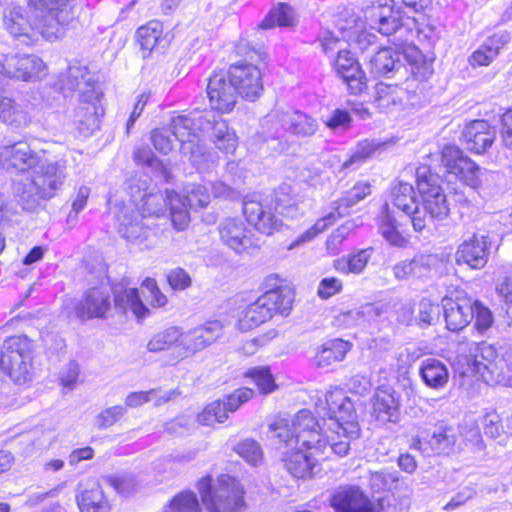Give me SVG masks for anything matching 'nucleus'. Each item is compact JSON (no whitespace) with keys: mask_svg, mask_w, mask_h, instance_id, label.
<instances>
[{"mask_svg":"<svg viewBox=\"0 0 512 512\" xmlns=\"http://www.w3.org/2000/svg\"><path fill=\"white\" fill-rule=\"evenodd\" d=\"M179 336L180 327H168L153 335L147 344V349L150 352H161L168 349H173V352L176 355V346Z\"/></svg>","mask_w":512,"mask_h":512,"instance_id":"nucleus-47","label":"nucleus"},{"mask_svg":"<svg viewBox=\"0 0 512 512\" xmlns=\"http://www.w3.org/2000/svg\"><path fill=\"white\" fill-rule=\"evenodd\" d=\"M115 306L123 313L131 312L137 319L149 315V308L143 303L136 288H125L115 294Z\"/></svg>","mask_w":512,"mask_h":512,"instance_id":"nucleus-38","label":"nucleus"},{"mask_svg":"<svg viewBox=\"0 0 512 512\" xmlns=\"http://www.w3.org/2000/svg\"><path fill=\"white\" fill-rule=\"evenodd\" d=\"M174 396V392H164L161 394L157 390H149V391H139L130 393L126 399L125 404L128 407H139L144 403L154 401L156 405H161L169 400H171Z\"/></svg>","mask_w":512,"mask_h":512,"instance_id":"nucleus-52","label":"nucleus"},{"mask_svg":"<svg viewBox=\"0 0 512 512\" xmlns=\"http://www.w3.org/2000/svg\"><path fill=\"white\" fill-rule=\"evenodd\" d=\"M399 64V57L391 48L380 49L370 60L371 71L385 75L393 71Z\"/></svg>","mask_w":512,"mask_h":512,"instance_id":"nucleus-49","label":"nucleus"},{"mask_svg":"<svg viewBox=\"0 0 512 512\" xmlns=\"http://www.w3.org/2000/svg\"><path fill=\"white\" fill-rule=\"evenodd\" d=\"M184 202L187 203L189 209L198 210L206 208L210 201L211 195L208 188L202 184H189L184 188V194L181 195Z\"/></svg>","mask_w":512,"mask_h":512,"instance_id":"nucleus-50","label":"nucleus"},{"mask_svg":"<svg viewBox=\"0 0 512 512\" xmlns=\"http://www.w3.org/2000/svg\"><path fill=\"white\" fill-rule=\"evenodd\" d=\"M234 451L249 465L258 466L263 462L264 454L260 444L251 438L239 442Z\"/></svg>","mask_w":512,"mask_h":512,"instance_id":"nucleus-55","label":"nucleus"},{"mask_svg":"<svg viewBox=\"0 0 512 512\" xmlns=\"http://www.w3.org/2000/svg\"><path fill=\"white\" fill-rule=\"evenodd\" d=\"M460 436L465 445L474 451L484 449V442L478 425L475 422H465L460 426Z\"/></svg>","mask_w":512,"mask_h":512,"instance_id":"nucleus-61","label":"nucleus"},{"mask_svg":"<svg viewBox=\"0 0 512 512\" xmlns=\"http://www.w3.org/2000/svg\"><path fill=\"white\" fill-rule=\"evenodd\" d=\"M412 77L418 81H426L433 74V58L425 56L416 46L407 45L403 50Z\"/></svg>","mask_w":512,"mask_h":512,"instance_id":"nucleus-35","label":"nucleus"},{"mask_svg":"<svg viewBox=\"0 0 512 512\" xmlns=\"http://www.w3.org/2000/svg\"><path fill=\"white\" fill-rule=\"evenodd\" d=\"M164 512H200V506L195 493L183 491L173 497Z\"/></svg>","mask_w":512,"mask_h":512,"instance_id":"nucleus-57","label":"nucleus"},{"mask_svg":"<svg viewBox=\"0 0 512 512\" xmlns=\"http://www.w3.org/2000/svg\"><path fill=\"white\" fill-rule=\"evenodd\" d=\"M371 256L372 248L363 249L347 258L336 259L334 268L343 274H360L365 269Z\"/></svg>","mask_w":512,"mask_h":512,"instance_id":"nucleus-46","label":"nucleus"},{"mask_svg":"<svg viewBox=\"0 0 512 512\" xmlns=\"http://www.w3.org/2000/svg\"><path fill=\"white\" fill-rule=\"evenodd\" d=\"M296 22L297 16L294 9L286 3H278L270 9L269 13L260 22L259 28L292 27Z\"/></svg>","mask_w":512,"mask_h":512,"instance_id":"nucleus-42","label":"nucleus"},{"mask_svg":"<svg viewBox=\"0 0 512 512\" xmlns=\"http://www.w3.org/2000/svg\"><path fill=\"white\" fill-rule=\"evenodd\" d=\"M378 229L382 237L391 246L398 248H404L407 246L408 239L399 232L397 222L391 215L388 204H385L383 207Z\"/></svg>","mask_w":512,"mask_h":512,"instance_id":"nucleus-44","label":"nucleus"},{"mask_svg":"<svg viewBox=\"0 0 512 512\" xmlns=\"http://www.w3.org/2000/svg\"><path fill=\"white\" fill-rule=\"evenodd\" d=\"M134 160L138 165L151 168L164 181H168L169 173L161 161H159L151 149L147 146H140L134 152Z\"/></svg>","mask_w":512,"mask_h":512,"instance_id":"nucleus-53","label":"nucleus"},{"mask_svg":"<svg viewBox=\"0 0 512 512\" xmlns=\"http://www.w3.org/2000/svg\"><path fill=\"white\" fill-rule=\"evenodd\" d=\"M365 18L371 29L387 36L393 33H402L404 29L412 33L411 25L416 26L417 24L414 18H403L401 12L394 10L388 2L367 8Z\"/></svg>","mask_w":512,"mask_h":512,"instance_id":"nucleus-12","label":"nucleus"},{"mask_svg":"<svg viewBox=\"0 0 512 512\" xmlns=\"http://www.w3.org/2000/svg\"><path fill=\"white\" fill-rule=\"evenodd\" d=\"M272 297H275L272 295ZM271 296L261 295L253 303L247 305L239 314L237 327L241 331L251 330L272 317V310L269 308L273 304Z\"/></svg>","mask_w":512,"mask_h":512,"instance_id":"nucleus-30","label":"nucleus"},{"mask_svg":"<svg viewBox=\"0 0 512 512\" xmlns=\"http://www.w3.org/2000/svg\"><path fill=\"white\" fill-rule=\"evenodd\" d=\"M2 371L16 384L30 382L34 375L32 344L26 336L5 340L0 358Z\"/></svg>","mask_w":512,"mask_h":512,"instance_id":"nucleus-8","label":"nucleus"},{"mask_svg":"<svg viewBox=\"0 0 512 512\" xmlns=\"http://www.w3.org/2000/svg\"><path fill=\"white\" fill-rule=\"evenodd\" d=\"M405 95V90L397 85L378 83L376 85L375 104L381 112L393 114L403 108Z\"/></svg>","mask_w":512,"mask_h":512,"instance_id":"nucleus-33","label":"nucleus"},{"mask_svg":"<svg viewBox=\"0 0 512 512\" xmlns=\"http://www.w3.org/2000/svg\"><path fill=\"white\" fill-rule=\"evenodd\" d=\"M342 36H337L334 32L324 29L319 34V41L321 43L322 50L324 53L329 54L333 53L337 50H344L342 45L344 42L356 41L358 43L362 42V39L365 38L364 32L352 31L350 29L344 28L342 30Z\"/></svg>","mask_w":512,"mask_h":512,"instance_id":"nucleus-43","label":"nucleus"},{"mask_svg":"<svg viewBox=\"0 0 512 512\" xmlns=\"http://www.w3.org/2000/svg\"><path fill=\"white\" fill-rule=\"evenodd\" d=\"M399 483L400 475L396 470L383 469L370 473L369 485L375 492L397 489Z\"/></svg>","mask_w":512,"mask_h":512,"instance_id":"nucleus-48","label":"nucleus"},{"mask_svg":"<svg viewBox=\"0 0 512 512\" xmlns=\"http://www.w3.org/2000/svg\"><path fill=\"white\" fill-rule=\"evenodd\" d=\"M222 332L223 325L220 321H208L187 331L180 328L176 357L185 359L193 356L216 342Z\"/></svg>","mask_w":512,"mask_h":512,"instance_id":"nucleus-10","label":"nucleus"},{"mask_svg":"<svg viewBox=\"0 0 512 512\" xmlns=\"http://www.w3.org/2000/svg\"><path fill=\"white\" fill-rule=\"evenodd\" d=\"M323 424L307 409L291 418L276 417L267 426L266 438L281 450L287 471L296 478L311 477L318 462L330 450L346 456L350 441L359 436L360 426L354 405L340 388H331L316 405Z\"/></svg>","mask_w":512,"mask_h":512,"instance_id":"nucleus-1","label":"nucleus"},{"mask_svg":"<svg viewBox=\"0 0 512 512\" xmlns=\"http://www.w3.org/2000/svg\"><path fill=\"white\" fill-rule=\"evenodd\" d=\"M446 326L450 331H460L473 319V303L468 298L443 300Z\"/></svg>","mask_w":512,"mask_h":512,"instance_id":"nucleus-31","label":"nucleus"},{"mask_svg":"<svg viewBox=\"0 0 512 512\" xmlns=\"http://www.w3.org/2000/svg\"><path fill=\"white\" fill-rule=\"evenodd\" d=\"M441 163L448 175L454 176L467 186L477 189L481 186L480 167L456 146H445Z\"/></svg>","mask_w":512,"mask_h":512,"instance_id":"nucleus-14","label":"nucleus"},{"mask_svg":"<svg viewBox=\"0 0 512 512\" xmlns=\"http://www.w3.org/2000/svg\"><path fill=\"white\" fill-rule=\"evenodd\" d=\"M263 394H269L277 389V384L268 366L252 367L245 372Z\"/></svg>","mask_w":512,"mask_h":512,"instance_id":"nucleus-54","label":"nucleus"},{"mask_svg":"<svg viewBox=\"0 0 512 512\" xmlns=\"http://www.w3.org/2000/svg\"><path fill=\"white\" fill-rule=\"evenodd\" d=\"M511 36L506 31L494 33L488 37L468 58L473 68L489 66L510 42Z\"/></svg>","mask_w":512,"mask_h":512,"instance_id":"nucleus-28","label":"nucleus"},{"mask_svg":"<svg viewBox=\"0 0 512 512\" xmlns=\"http://www.w3.org/2000/svg\"><path fill=\"white\" fill-rule=\"evenodd\" d=\"M400 395L392 388L379 387L371 398V416L382 424L397 423L400 418Z\"/></svg>","mask_w":512,"mask_h":512,"instance_id":"nucleus-20","label":"nucleus"},{"mask_svg":"<svg viewBox=\"0 0 512 512\" xmlns=\"http://www.w3.org/2000/svg\"><path fill=\"white\" fill-rule=\"evenodd\" d=\"M237 92L245 99L254 101L263 91L261 70L253 64L234 65L229 69Z\"/></svg>","mask_w":512,"mask_h":512,"instance_id":"nucleus-19","label":"nucleus"},{"mask_svg":"<svg viewBox=\"0 0 512 512\" xmlns=\"http://www.w3.org/2000/svg\"><path fill=\"white\" fill-rule=\"evenodd\" d=\"M439 306L433 304L429 299H422L415 311V324L423 327L433 324L439 315Z\"/></svg>","mask_w":512,"mask_h":512,"instance_id":"nucleus-62","label":"nucleus"},{"mask_svg":"<svg viewBox=\"0 0 512 512\" xmlns=\"http://www.w3.org/2000/svg\"><path fill=\"white\" fill-rule=\"evenodd\" d=\"M206 512H235L244 506V489L234 477H203L197 484Z\"/></svg>","mask_w":512,"mask_h":512,"instance_id":"nucleus-6","label":"nucleus"},{"mask_svg":"<svg viewBox=\"0 0 512 512\" xmlns=\"http://www.w3.org/2000/svg\"><path fill=\"white\" fill-rule=\"evenodd\" d=\"M29 176L14 183V194L18 203L26 210H33L41 200L53 198L66 179L65 163L62 161L36 165Z\"/></svg>","mask_w":512,"mask_h":512,"instance_id":"nucleus-2","label":"nucleus"},{"mask_svg":"<svg viewBox=\"0 0 512 512\" xmlns=\"http://www.w3.org/2000/svg\"><path fill=\"white\" fill-rule=\"evenodd\" d=\"M466 347L468 354L460 355L458 360L466 366L461 371L463 375H477L489 385H512V380L504 373V361L492 345L472 342Z\"/></svg>","mask_w":512,"mask_h":512,"instance_id":"nucleus-7","label":"nucleus"},{"mask_svg":"<svg viewBox=\"0 0 512 512\" xmlns=\"http://www.w3.org/2000/svg\"><path fill=\"white\" fill-rule=\"evenodd\" d=\"M4 27L16 39L25 44L35 42L39 32L32 24L28 13L20 6H10L4 12Z\"/></svg>","mask_w":512,"mask_h":512,"instance_id":"nucleus-24","label":"nucleus"},{"mask_svg":"<svg viewBox=\"0 0 512 512\" xmlns=\"http://www.w3.org/2000/svg\"><path fill=\"white\" fill-rule=\"evenodd\" d=\"M417 188L421 196L422 216L427 223L432 220L441 221L448 217L450 212L447 196L433 175H418Z\"/></svg>","mask_w":512,"mask_h":512,"instance_id":"nucleus-11","label":"nucleus"},{"mask_svg":"<svg viewBox=\"0 0 512 512\" xmlns=\"http://www.w3.org/2000/svg\"><path fill=\"white\" fill-rule=\"evenodd\" d=\"M0 72L22 81H34L46 75L45 63L35 55L8 56Z\"/></svg>","mask_w":512,"mask_h":512,"instance_id":"nucleus-17","label":"nucleus"},{"mask_svg":"<svg viewBox=\"0 0 512 512\" xmlns=\"http://www.w3.org/2000/svg\"><path fill=\"white\" fill-rule=\"evenodd\" d=\"M243 212L247 221L259 232L270 235L282 225V220L272 210L269 204L256 200H246Z\"/></svg>","mask_w":512,"mask_h":512,"instance_id":"nucleus-25","label":"nucleus"},{"mask_svg":"<svg viewBox=\"0 0 512 512\" xmlns=\"http://www.w3.org/2000/svg\"><path fill=\"white\" fill-rule=\"evenodd\" d=\"M336 74L347 84L351 93L359 94L366 85V77L359 62L349 50H339L333 64Z\"/></svg>","mask_w":512,"mask_h":512,"instance_id":"nucleus-23","label":"nucleus"},{"mask_svg":"<svg viewBox=\"0 0 512 512\" xmlns=\"http://www.w3.org/2000/svg\"><path fill=\"white\" fill-rule=\"evenodd\" d=\"M77 504L81 512H110L111 505L102 488L93 483L77 495Z\"/></svg>","mask_w":512,"mask_h":512,"instance_id":"nucleus-37","label":"nucleus"},{"mask_svg":"<svg viewBox=\"0 0 512 512\" xmlns=\"http://www.w3.org/2000/svg\"><path fill=\"white\" fill-rule=\"evenodd\" d=\"M2 167L15 168L25 171L34 168L38 162V156L33 153L29 144L19 141L0 148Z\"/></svg>","mask_w":512,"mask_h":512,"instance_id":"nucleus-29","label":"nucleus"},{"mask_svg":"<svg viewBox=\"0 0 512 512\" xmlns=\"http://www.w3.org/2000/svg\"><path fill=\"white\" fill-rule=\"evenodd\" d=\"M110 293L105 287H95L87 291L74 310L78 318L82 320L102 318L110 309Z\"/></svg>","mask_w":512,"mask_h":512,"instance_id":"nucleus-26","label":"nucleus"},{"mask_svg":"<svg viewBox=\"0 0 512 512\" xmlns=\"http://www.w3.org/2000/svg\"><path fill=\"white\" fill-rule=\"evenodd\" d=\"M167 200L173 229L177 232L186 230L191 221L187 203L174 191H167Z\"/></svg>","mask_w":512,"mask_h":512,"instance_id":"nucleus-41","label":"nucleus"},{"mask_svg":"<svg viewBox=\"0 0 512 512\" xmlns=\"http://www.w3.org/2000/svg\"><path fill=\"white\" fill-rule=\"evenodd\" d=\"M163 29L158 21H151L137 30V37L141 48L151 52L161 38Z\"/></svg>","mask_w":512,"mask_h":512,"instance_id":"nucleus-56","label":"nucleus"},{"mask_svg":"<svg viewBox=\"0 0 512 512\" xmlns=\"http://www.w3.org/2000/svg\"><path fill=\"white\" fill-rule=\"evenodd\" d=\"M211 124L209 129H212L213 142L217 149L220 151L232 154L238 146V137L233 129H230L228 124L222 118H216L211 112Z\"/></svg>","mask_w":512,"mask_h":512,"instance_id":"nucleus-36","label":"nucleus"},{"mask_svg":"<svg viewBox=\"0 0 512 512\" xmlns=\"http://www.w3.org/2000/svg\"><path fill=\"white\" fill-rule=\"evenodd\" d=\"M264 125L274 130L271 135L275 137L280 136L283 131L307 137L312 136L318 129L317 121L300 111L275 112L265 119Z\"/></svg>","mask_w":512,"mask_h":512,"instance_id":"nucleus-15","label":"nucleus"},{"mask_svg":"<svg viewBox=\"0 0 512 512\" xmlns=\"http://www.w3.org/2000/svg\"><path fill=\"white\" fill-rule=\"evenodd\" d=\"M351 349V344L342 339H332L324 342L316 350L313 358L314 364L319 368H325L335 362L342 361L347 352Z\"/></svg>","mask_w":512,"mask_h":512,"instance_id":"nucleus-34","label":"nucleus"},{"mask_svg":"<svg viewBox=\"0 0 512 512\" xmlns=\"http://www.w3.org/2000/svg\"><path fill=\"white\" fill-rule=\"evenodd\" d=\"M211 111L195 112L191 116L178 115L171 121L173 137L180 143V151L199 170L207 169L211 153L201 143L199 131L209 130Z\"/></svg>","mask_w":512,"mask_h":512,"instance_id":"nucleus-5","label":"nucleus"},{"mask_svg":"<svg viewBox=\"0 0 512 512\" xmlns=\"http://www.w3.org/2000/svg\"><path fill=\"white\" fill-rule=\"evenodd\" d=\"M371 193L370 184L367 182H359L354 185L353 188H351L345 196H343L339 200V205L336 209V212H330L326 216L320 218L317 220V222L309 228L307 231H305L303 234H301L291 245L290 249L293 247L309 242L312 239H314L318 234L324 232L330 225H332L336 219L342 216L341 209H348L352 207L353 205L357 204L359 201L363 200L366 196H368Z\"/></svg>","mask_w":512,"mask_h":512,"instance_id":"nucleus-13","label":"nucleus"},{"mask_svg":"<svg viewBox=\"0 0 512 512\" xmlns=\"http://www.w3.org/2000/svg\"><path fill=\"white\" fill-rule=\"evenodd\" d=\"M133 197L128 203L115 207L114 217L118 223V232L128 242L141 244L147 237V228L142 223L145 217H160L164 215L168 206L167 195L161 193H150L140 195L141 212L136 203L137 197L131 192Z\"/></svg>","mask_w":512,"mask_h":512,"instance_id":"nucleus-4","label":"nucleus"},{"mask_svg":"<svg viewBox=\"0 0 512 512\" xmlns=\"http://www.w3.org/2000/svg\"><path fill=\"white\" fill-rule=\"evenodd\" d=\"M67 79V89L79 91L77 104L69 118L79 133L88 136L99 128L100 117L104 113L102 92L89 79H85V72L80 67H70Z\"/></svg>","mask_w":512,"mask_h":512,"instance_id":"nucleus-3","label":"nucleus"},{"mask_svg":"<svg viewBox=\"0 0 512 512\" xmlns=\"http://www.w3.org/2000/svg\"><path fill=\"white\" fill-rule=\"evenodd\" d=\"M490 246L488 236L474 234L458 246L455 261L459 265L465 264L471 269L480 270L488 262Z\"/></svg>","mask_w":512,"mask_h":512,"instance_id":"nucleus-18","label":"nucleus"},{"mask_svg":"<svg viewBox=\"0 0 512 512\" xmlns=\"http://www.w3.org/2000/svg\"><path fill=\"white\" fill-rule=\"evenodd\" d=\"M383 312V305L367 303L357 309L341 313L338 316V320L348 326L356 325L372 321L379 317Z\"/></svg>","mask_w":512,"mask_h":512,"instance_id":"nucleus-45","label":"nucleus"},{"mask_svg":"<svg viewBox=\"0 0 512 512\" xmlns=\"http://www.w3.org/2000/svg\"><path fill=\"white\" fill-rule=\"evenodd\" d=\"M228 418L225 412L224 404L221 400H216L209 403L198 414L197 421L204 426H212L215 423H222Z\"/></svg>","mask_w":512,"mask_h":512,"instance_id":"nucleus-58","label":"nucleus"},{"mask_svg":"<svg viewBox=\"0 0 512 512\" xmlns=\"http://www.w3.org/2000/svg\"><path fill=\"white\" fill-rule=\"evenodd\" d=\"M141 292L145 300L154 308L164 307L168 303L166 295L161 292L156 281L152 278L143 281Z\"/></svg>","mask_w":512,"mask_h":512,"instance_id":"nucleus-60","label":"nucleus"},{"mask_svg":"<svg viewBox=\"0 0 512 512\" xmlns=\"http://www.w3.org/2000/svg\"><path fill=\"white\" fill-rule=\"evenodd\" d=\"M207 95L213 110L221 113L232 111L237 101V90L230 73H214L209 78Z\"/></svg>","mask_w":512,"mask_h":512,"instance_id":"nucleus-16","label":"nucleus"},{"mask_svg":"<svg viewBox=\"0 0 512 512\" xmlns=\"http://www.w3.org/2000/svg\"><path fill=\"white\" fill-rule=\"evenodd\" d=\"M383 147V143L371 140H363L357 144L349 158L343 162L342 167L350 168L354 165H359L365 162L368 158L374 155L377 151L381 150Z\"/></svg>","mask_w":512,"mask_h":512,"instance_id":"nucleus-51","label":"nucleus"},{"mask_svg":"<svg viewBox=\"0 0 512 512\" xmlns=\"http://www.w3.org/2000/svg\"><path fill=\"white\" fill-rule=\"evenodd\" d=\"M420 375L424 383L433 389L443 388L449 380L446 365L434 358H428L422 362Z\"/></svg>","mask_w":512,"mask_h":512,"instance_id":"nucleus-40","label":"nucleus"},{"mask_svg":"<svg viewBox=\"0 0 512 512\" xmlns=\"http://www.w3.org/2000/svg\"><path fill=\"white\" fill-rule=\"evenodd\" d=\"M0 121L13 127H25L31 122V117L12 98L0 94Z\"/></svg>","mask_w":512,"mask_h":512,"instance_id":"nucleus-39","label":"nucleus"},{"mask_svg":"<svg viewBox=\"0 0 512 512\" xmlns=\"http://www.w3.org/2000/svg\"><path fill=\"white\" fill-rule=\"evenodd\" d=\"M331 506L336 512H379L377 505L355 486L338 488L331 498Z\"/></svg>","mask_w":512,"mask_h":512,"instance_id":"nucleus-21","label":"nucleus"},{"mask_svg":"<svg viewBox=\"0 0 512 512\" xmlns=\"http://www.w3.org/2000/svg\"><path fill=\"white\" fill-rule=\"evenodd\" d=\"M264 296H272L274 295L275 299H273V304L269 306L272 310V314L274 312H278L282 315L287 314L293 303V294L289 289H276L270 290L263 294Z\"/></svg>","mask_w":512,"mask_h":512,"instance_id":"nucleus-63","label":"nucleus"},{"mask_svg":"<svg viewBox=\"0 0 512 512\" xmlns=\"http://www.w3.org/2000/svg\"><path fill=\"white\" fill-rule=\"evenodd\" d=\"M40 12L35 28L47 40H55L64 34V28L72 18L69 0H27Z\"/></svg>","mask_w":512,"mask_h":512,"instance_id":"nucleus-9","label":"nucleus"},{"mask_svg":"<svg viewBox=\"0 0 512 512\" xmlns=\"http://www.w3.org/2000/svg\"><path fill=\"white\" fill-rule=\"evenodd\" d=\"M219 233L222 242L237 252L245 250L252 244L250 231L240 219L224 220L219 226Z\"/></svg>","mask_w":512,"mask_h":512,"instance_id":"nucleus-32","label":"nucleus"},{"mask_svg":"<svg viewBox=\"0 0 512 512\" xmlns=\"http://www.w3.org/2000/svg\"><path fill=\"white\" fill-rule=\"evenodd\" d=\"M496 132L484 120H474L468 123L462 132L463 144L467 150L480 154L492 146Z\"/></svg>","mask_w":512,"mask_h":512,"instance_id":"nucleus-27","label":"nucleus"},{"mask_svg":"<svg viewBox=\"0 0 512 512\" xmlns=\"http://www.w3.org/2000/svg\"><path fill=\"white\" fill-rule=\"evenodd\" d=\"M430 443L438 453H449L456 445V437L451 429H443L433 434Z\"/></svg>","mask_w":512,"mask_h":512,"instance_id":"nucleus-64","label":"nucleus"},{"mask_svg":"<svg viewBox=\"0 0 512 512\" xmlns=\"http://www.w3.org/2000/svg\"><path fill=\"white\" fill-rule=\"evenodd\" d=\"M391 201L394 206L411 217L413 228L422 232L427 227V218L422 216V210L415 206V192L411 184L399 182L391 190Z\"/></svg>","mask_w":512,"mask_h":512,"instance_id":"nucleus-22","label":"nucleus"},{"mask_svg":"<svg viewBox=\"0 0 512 512\" xmlns=\"http://www.w3.org/2000/svg\"><path fill=\"white\" fill-rule=\"evenodd\" d=\"M440 259L436 254H417L412 259L414 277L422 278L428 276L432 270L436 269Z\"/></svg>","mask_w":512,"mask_h":512,"instance_id":"nucleus-59","label":"nucleus"}]
</instances>
